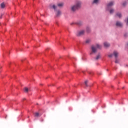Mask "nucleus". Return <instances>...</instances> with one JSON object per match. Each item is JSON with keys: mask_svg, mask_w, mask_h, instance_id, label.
Masks as SVG:
<instances>
[{"mask_svg": "<svg viewBox=\"0 0 128 128\" xmlns=\"http://www.w3.org/2000/svg\"><path fill=\"white\" fill-rule=\"evenodd\" d=\"M127 24H128V18H127Z\"/></svg>", "mask_w": 128, "mask_h": 128, "instance_id": "23", "label": "nucleus"}, {"mask_svg": "<svg viewBox=\"0 0 128 128\" xmlns=\"http://www.w3.org/2000/svg\"><path fill=\"white\" fill-rule=\"evenodd\" d=\"M52 9L54 10L56 14V16L57 18H58V16H60L62 15V12L60 11V10H56V8H58V6L54 4L52 5Z\"/></svg>", "mask_w": 128, "mask_h": 128, "instance_id": "2", "label": "nucleus"}, {"mask_svg": "<svg viewBox=\"0 0 128 128\" xmlns=\"http://www.w3.org/2000/svg\"><path fill=\"white\" fill-rule=\"evenodd\" d=\"M88 80H86L84 82V84H85V85L86 86H88Z\"/></svg>", "mask_w": 128, "mask_h": 128, "instance_id": "21", "label": "nucleus"}, {"mask_svg": "<svg viewBox=\"0 0 128 128\" xmlns=\"http://www.w3.org/2000/svg\"><path fill=\"white\" fill-rule=\"evenodd\" d=\"M82 8V2L76 1L74 4H73L70 6V10L72 12H76V10H80Z\"/></svg>", "mask_w": 128, "mask_h": 128, "instance_id": "1", "label": "nucleus"}, {"mask_svg": "<svg viewBox=\"0 0 128 128\" xmlns=\"http://www.w3.org/2000/svg\"><path fill=\"white\" fill-rule=\"evenodd\" d=\"M123 6H126V3H124Z\"/></svg>", "mask_w": 128, "mask_h": 128, "instance_id": "25", "label": "nucleus"}, {"mask_svg": "<svg viewBox=\"0 0 128 128\" xmlns=\"http://www.w3.org/2000/svg\"><path fill=\"white\" fill-rule=\"evenodd\" d=\"M90 42H92L90 39H87V40H86L85 42H86V44H90Z\"/></svg>", "mask_w": 128, "mask_h": 128, "instance_id": "12", "label": "nucleus"}, {"mask_svg": "<svg viewBox=\"0 0 128 128\" xmlns=\"http://www.w3.org/2000/svg\"><path fill=\"white\" fill-rule=\"evenodd\" d=\"M24 90L26 92H28V88L26 87L24 88Z\"/></svg>", "mask_w": 128, "mask_h": 128, "instance_id": "17", "label": "nucleus"}, {"mask_svg": "<svg viewBox=\"0 0 128 128\" xmlns=\"http://www.w3.org/2000/svg\"><path fill=\"white\" fill-rule=\"evenodd\" d=\"M2 18V14L1 16L0 17V18Z\"/></svg>", "mask_w": 128, "mask_h": 128, "instance_id": "24", "label": "nucleus"}, {"mask_svg": "<svg viewBox=\"0 0 128 128\" xmlns=\"http://www.w3.org/2000/svg\"><path fill=\"white\" fill-rule=\"evenodd\" d=\"M104 48H108L110 46V44L109 43H108L106 42H104Z\"/></svg>", "mask_w": 128, "mask_h": 128, "instance_id": "7", "label": "nucleus"}, {"mask_svg": "<svg viewBox=\"0 0 128 128\" xmlns=\"http://www.w3.org/2000/svg\"><path fill=\"white\" fill-rule=\"evenodd\" d=\"M86 34V30H82L78 32L76 34L77 36H82Z\"/></svg>", "mask_w": 128, "mask_h": 128, "instance_id": "4", "label": "nucleus"}, {"mask_svg": "<svg viewBox=\"0 0 128 128\" xmlns=\"http://www.w3.org/2000/svg\"><path fill=\"white\" fill-rule=\"evenodd\" d=\"M100 58V55L98 54L96 56V60H98Z\"/></svg>", "mask_w": 128, "mask_h": 128, "instance_id": "19", "label": "nucleus"}, {"mask_svg": "<svg viewBox=\"0 0 128 128\" xmlns=\"http://www.w3.org/2000/svg\"><path fill=\"white\" fill-rule=\"evenodd\" d=\"M113 54L114 56H115V58H116L118 56V53L117 52H114Z\"/></svg>", "mask_w": 128, "mask_h": 128, "instance_id": "9", "label": "nucleus"}, {"mask_svg": "<svg viewBox=\"0 0 128 128\" xmlns=\"http://www.w3.org/2000/svg\"><path fill=\"white\" fill-rule=\"evenodd\" d=\"M114 2H110L107 4V8H110V6H112Z\"/></svg>", "mask_w": 128, "mask_h": 128, "instance_id": "5", "label": "nucleus"}, {"mask_svg": "<svg viewBox=\"0 0 128 128\" xmlns=\"http://www.w3.org/2000/svg\"><path fill=\"white\" fill-rule=\"evenodd\" d=\"M76 24L78 26H82V22L79 21Z\"/></svg>", "mask_w": 128, "mask_h": 128, "instance_id": "14", "label": "nucleus"}, {"mask_svg": "<svg viewBox=\"0 0 128 128\" xmlns=\"http://www.w3.org/2000/svg\"><path fill=\"white\" fill-rule=\"evenodd\" d=\"M115 63L116 64H118V60L116 59V60H115Z\"/></svg>", "mask_w": 128, "mask_h": 128, "instance_id": "22", "label": "nucleus"}, {"mask_svg": "<svg viewBox=\"0 0 128 128\" xmlns=\"http://www.w3.org/2000/svg\"><path fill=\"white\" fill-rule=\"evenodd\" d=\"M116 26H122V24L120 22H116Z\"/></svg>", "mask_w": 128, "mask_h": 128, "instance_id": "6", "label": "nucleus"}, {"mask_svg": "<svg viewBox=\"0 0 128 128\" xmlns=\"http://www.w3.org/2000/svg\"><path fill=\"white\" fill-rule=\"evenodd\" d=\"M100 2V0H94L93 4H98Z\"/></svg>", "mask_w": 128, "mask_h": 128, "instance_id": "16", "label": "nucleus"}, {"mask_svg": "<svg viewBox=\"0 0 128 128\" xmlns=\"http://www.w3.org/2000/svg\"><path fill=\"white\" fill-rule=\"evenodd\" d=\"M114 56V54H109L108 55V58H112V56Z\"/></svg>", "mask_w": 128, "mask_h": 128, "instance_id": "20", "label": "nucleus"}, {"mask_svg": "<svg viewBox=\"0 0 128 128\" xmlns=\"http://www.w3.org/2000/svg\"><path fill=\"white\" fill-rule=\"evenodd\" d=\"M89 74H90V72H89Z\"/></svg>", "mask_w": 128, "mask_h": 128, "instance_id": "28", "label": "nucleus"}, {"mask_svg": "<svg viewBox=\"0 0 128 128\" xmlns=\"http://www.w3.org/2000/svg\"><path fill=\"white\" fill-rule=\"evenodd\" d=\"M5 6H6V4H4V3L3 2L0 4L1 8H4Z\"/></svg>", "mask_w": 128, "mask_h": 128, "instance_id": "10", "label": "nucleus"}, {"mask_svg": "<svg viewBox=\"0 0 128 128\" xmlns=\"http://www.w3.org/2000/svg\"><path fill=\"white\" fill-rule=\"evenodd\" d=\"M114 9H111V10H110V14H114Z\"/></svg>", "mask_w": 128, "mask_h": 128, "instance_id": "18", "label": "nucleus"}, {"mask_svg": "<svg viewBox=\"0 0 128 128\" xmlns=\"http://www.w3.org/2000/svg\"><path fill=\"white\" fill-rule=\"evenodd\" d=\"M34 116H36V117L40 116V114L38 112H35Z\"/></svg>", "mask_w": 128, "mask_h": 128, "instance_id": "15", "label": "nucleus"}, {"mask_svg": "<svg viewBox=\"0 0 128 128\" xmlns=\"http://www.w3.org/2000/svg\"><path fill=\"white\" fill-rule=\"evenodd\" d=\"M116 16L118 18H122V14L120 12H118L116 14Z\"/></svg>", "mask_w": 128, "mask_h": 128, "instance_id": "13", "label": "nucleus"}, {"mask_svg": "<svg viewBox=\"0 0 128 128\" xmlns=\"http://www.w3.org/2000/svg\"><path fill=\"white\" fill-rule=\"evenodd\" d=\"M28 118H30V116H28Z\"/></svg>", "mask_w": 128, "mask_h": 128, "instance_id": "27", "label": "nucleus"}, {"mask_svg": "<svg viewBox=\"0 0 128 128\" xmlns=\"http://www.w3.org/2000/svg\"><path fill=\"white\" fill-rule=\"evenodd\" d=\"M86 30L88 34L90 32V27H87L86 28Z\"/></svg>", "mask_w": 128, "mask_h": 128, "instance_id": "11", "label": "nucleus"}, {"mask_svg": "<svg viewBox=\"0 0 128 128\" xmlns=\"http://www.w3.org/2000/svg\"><path fill=\"white\" fill-rule=\"evenodd\" d=\"M57 6L59 7V8H62V6H64V3L63 2H60V3H58Z\"/></svg>", "mask_w": 128, "mask_h": 128, "instance_id": "8", "label": "nucleus"}, {"mask_svg": "<svg viewBox=\"0 0 128 128\" xmlns=\"http://www.w3.org/2000/svg\"><path fill=\"white\" fill-rule=\"evenodd\" d=\"M101 48L102 46L100 45L99 44H96V46H92L91 47L92 52L90 53V54H92V52L96 54L97 50L96 48Z\"/></svg>", "mask_w": 128, "mask_h": 128, "instance_id": "3", "label": "nucleus"}, {"mask_svg": "<svg viewBox=\"0 0 128 128\" xmlns=\"http://www.w3.org/2000/svg\"><path fill=\"white\" fill-rule=\"evenodd\" d=\"M23 100H26V98H24Z\"/></svg>", "mask_w": 128, "mask_h": 128, "instance_id": "26", "label": "nucleus"}]
</instances>
